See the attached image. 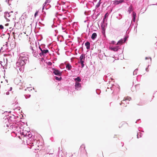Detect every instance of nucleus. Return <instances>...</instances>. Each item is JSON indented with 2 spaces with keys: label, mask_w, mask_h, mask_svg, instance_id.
I'll list each match as a JSON object with an SVG mask.
<instances>
[{
  "label": "nucleus",
  "mask_w": 157,
  "mask_h": 157,
  "mask_svg": "<svg viewBox=\"0 0 157 157\" xmlns=\"http://www.w3.org/2000/svg\"><path fill=\"white\" fill-rule=\"evenodd\" d=\"M23 53H22L21 54L16 63V68H19V69L21 71H24L25 65L27 63L29 62L28 58L24 56Z\"/></svg>",
  "instance_id": "nucleus-1"
},
{
  "label": "nucleus",
  "mask_w": 157,
  "mask_h": 157,
  "mask_svg": "<svg viewBox=\"0 0 157 157\" xmlns=\"http://www.w3.org/2000/svg\"><path fill=\"white\" fill-rule=\"evenodd\" d=\"M120 87L119 86L116 84L115 85L114 84H111V90H113L112 93L113 92L116 93H117L120 90Z\"/></svg>",
  "instance_id": "nucleus-2"
},
{
  "label": "nucleus",
  "mask_w": 157,
  "mask_h": 157,
  "mask_svg": "<svg viewBox=\"0 0 157 157\" xmlns=\"http://www.w3.org/2000/svg\"><path fill=\"white\" fill-rule=\"evenodd\" d=\"M107 25V23L106 24V25H104V23H103L101 22V31L102 33V35L105 37H106L105 36V29H106V27Z\"/></svg>",
  "instance_id": "nucleus-3"
},
{
  "label": "nucleus",
  "mask_w": 157,
  "mask_h": 157,
  "mask_svg": "<svg viewBox=\"0 0 157 157\" xmlns=\"http://www.w3.org/2000/svg\"><path fill=\"white\" fill-rule=\"evenodd\" d=\"M128 36L125 35L123 38H121L120 40L117 42V44L121 45L128 40Z\"/></svg>",
  "instance_id": "nucleus-4"
},
{
  "label": "nucleus",
  "mask_w": 157,
  "mask_h": 157,
  "mask_svg": "<svg viewBox=\"0 0 157 157\" xmlns=\"http://www.w3.org/2000/svg\"><path fill=\"white\" fill-rule=\"evenodd\" d=\"M3 119L5 120L7 119L8 122L10 123V124H11V123H13V121H15L14 120L16 119V118L13 115V117L11 116H9L8 117H7V116L5 117Z\"/></svg>",
  "instance_id": "nucleus-5"
},
{
  "label": "nucleus",
  "mask_w": 157,
  "mask_h": 157,
  "mask_svg": "<svg viewBox=\"0 0 157 157\" xmlns=\"http://www.w3.org/2000/svg\"><path fill=\"white\" fill-rule=\"evenodd\" d=\"M131 100V97H128L124 98V99L121 101V102L120 103V105H121L122 104H124V105H123V106L126 107L127 106L126 105H125V103H126V104H128L129 101Z\"/></svg>",
  "instance_id": "nucleus-6"
},
{
  "label": "nucleus",
  "mask_w": 157,
  "mask_h": 157,
  "mask_svg": "<svg viewBox=\"0 0 157 157\" xmlns=\"http://www.w3.org/2000/svg\"><path fill=\"white\" fill-rule=\"evenodd\" d=\"M51 72H53L55 75L59 76H61L62 75L61 72L55 68H52Z\"/></svg>",
  "instance_id": "nucleus-7"
},
{
  "label": "nucleus",
  "mask_w": 157,
  "mask_h": 157,
  "mask_svg": "<svg viewBox=\"0 0 157 157\" xmlns=\"http://www.w3.org/2000/svg\"><path fill=\"white\" fill-rule=\"evenodd\" d=\"M48 53H49V51L48 49H43L39 54L41 57L43 56L44 57L46 56V54Z\"/></svg>",
  "instance_id": "nucleus-8"
},
{
  "label": "nucleus",
  "mask_w": 157,
  "mask_h": 157,
  "mask_svg": "<svg viewBox=\"0 0 157 157\" xmlns=\"http://www.w3.org/2000/svg\"><path fill=\"white\" fill-rule=\"evenodd\" d=\"M74 86L75 89L77 90H80L81 89V85L79 82H75Z\"/></svg>",
  "instance_id": "nucleus-9"
},
{
  "label": "nucleus",
  "mask_w": 157,
  "mask_h": 157,
  "mask_svg": "<svg viewBox=\"0 0 157 157\" xmlns=\"http://www.w3.org/2000/svg\"><path fill=\"white\" fill-rule=\"evenodd\" d=\"M109 49L112 51L114 52H117L119 49H121L120 46H116L115 47H109Z\"/></svg>",
  "instance_id": "nucleus-10"
},
{
  "label": "nucleus",
  "mask_w": 157,
  "mask_h": 157,
  "mask_svg": "<svg viewBox=\"0 0 157 157\" xmlns=\"http://www.w3.org/2000/svg\"><path fill=\"white\" fill-rule=\"evenodd\" d=\"M10 16V12H5L4 13V17L6 19V20L7 21H10V20L7 18V17H9Z\"/></svg>",
  "instance_id": "nucleus-11"
},
{
  "label": "nucleus",
  "mask_w": 157,
  "mask_h": 157,
  "mask_svg": "<svg viewBox=\"0 0 157 157\" xmlns=\"http://www.w3.org/2000/svg\"><path fill=\"white\" fill-rule=\"evenodd\" d=\"M132 22L133 21V22H135L136 21V13L133 11L132 14Z\"/></svg>",
  "instance_id": "nucleus-12"
},
{
  "label": "nucleus",
  "mask_w": 157,
  "mask_h": 157,
  "mask_svg": "<svg viewBox=\"0 0 157 157\" xmlns=\"http://www.w3.org/2000/svg\"><path fill=\"white\" fill-rule=\"evenodd\" d=\"M124 2V0H116L113 1V4L115 5H117Z\"/></svg>",
  "instance_id": "nucleus-13"
},
{
  "label": "nucleus",
  "mask_w": 157,
  "mask_h": 157,
  "mask_svg": "<svg viewBox=\"0 0 157 157\" xmlns=\"http://www.w3.org/2000/svg\"><path fill=\"white\" fill-rule=\"evenodd\" d=\"M72 66L70 63H68L66 64V68L68 71H70L72 69Z\"/></svg>",
  "instance_id": "nucleus-14"
},
{
  "label": "nucleus",
  "mask_w": 157,
  "mask_h": 157,
  "mask_svg": "<svg viewBox=\"0 0 157 157\" xmlns=\"http://www.w3.org/2000/svg\"><path fill=\"white\" fill-rule=\"evenodd\" d=\"M85 46L87 50H89L90 48V42L88 41H87L85 44Z\"/></svg>",
  "instance_id": "nucleus-15"
},
{
  "label": "nucleus",
  "mask_w": 157,
  "mask_h": 157,
  "mask_svg": "<svg viewBox=\"0 0 157 157\" xmlns=\"http://www.w3.org/2000/svg\"><path fill=\"white\" fill-rule=\"evenodd\" d=\"M73 79L75 81V82H81V79L79 76H78L75 78H73Z\"/></svg>",
  "instance_id": "nucleus-16"
},
{
  "label": "nucleus",
  "mask_w": 157,
  "mask_h": 157,
  "mask_svg": "<svg viewBox=\"0 0 157 157\" xmlns=\"http://www.w3.org/2000/svg\"><path fill=\"white\" fill-rule=\"evenodd\" d=\"M133 10V7L132 5L130 6L128 9V11L129 14H130Z\"/></svg>",
  "instance_id": "nucleus-17"
},
{
  "label": "nucleus",
  "mask_w": 157,
  "mask_h": 157,
  "mask_svg": "<svg viewBox=\"0 0 157 157\" xmlns=\"http://www.w3.org/2000/svg\"><path fill=\"white\" fill-rule=\"evenodd\" d=\"M97 34L96 33H93L91 36V38L92 40H94L96 38Z\"/></svg>",
  "instance_id": "nucleus-18"
},
{
  "label": "nucleus",
  "mask_w": 157,
  "mask_h": 157,
  "mask_svg": "<svg viewBox=\"0 0 157 157\" xmlns=\"http://www.w3.org/2000/svg\"><path fill=\"white\" fill-rule=\"evenodd\" d=\"M85 54H82L79 57L80 60H84L85 59Z\"/></svg>",
  "instance_id": "nucleus-19"
},
{
  "label": "nucleus",
  "mask_w": 157,
  "mask_h": 157,
  "mask_svg": "<svg viewBox=\"0 0 157 157\" xmlns=\"http://www.w3.org/2000/svg\"><path fill=\"white\" fill-rule=\"evenodd\" d=\"M108 15H109V14L108 13H106L105 14L104 17L102 21L101 22L103 23H105V20L106 18L108 17Z\"/></svg>",
  "instance_id": "nucleus-20"
},
{
  "label": "nucleus",
  "mask_w": 157,
  "mask_h": 157,
  "mask_svg": "<svg viewBox=\"0 0 157 157\" xmlns=\"http://www.w3.org/2000/svg\"><path fill=\"white\" fill-rule=\"evenodd\" d=\"M84 60H80L78 62V63L81 64L82 68H83L84 66Z\"/></svg>",
  "instance_id": "nucleus-21"
},
{
  "label": "nucleus",
  "mask_w": 157,
  "mask_h": 157,
  "mask_svg": "<svg viewBox=\"0 0 157 157\" xmlns=\"http://www.w3.org/2000/svg\"><path fill=\"white\" fill-rule=\"evenodd\" d=\"M85 145L82 144L81 146L80 149L81 151H83L85 150Z\"/></svg>",
  "instance_id": "nucleus-22"
},
{
  "label": "nucleus",
  "mask_w": 157,
  "mask_h": 157,
  "mask_svg": "<svg viewBox=\"0 0 157 157\" xmlns=\"http://www.w3.org/2000/svg\"><path fill=\"white\" fill-rule=\"evenodd\" d=\"M60 77H58L57 76H55L54 77L55 79L57 81H60L62 79V78L61 76H60Z\"/></svg>",
  "instance_id": "nucleus-23"
},
{
  "label": "nucleus",
  "mask_w": 157,
  "mask_h": 157,
  "mask_svg": "<svg viewBox=\"0 0 157 157\" xmlns=\"http://www.w3.org/2000/svg\"><path fill=\"white\" fill-rule=\"evenodd\" d=\"M28 138L31 139V140H32L31 138H33V135L31 132H29L27 134V136Z\"/></svg>",
  "instance_id": "nucleus-24"
},
{
  "label": "nucleus",
  "mask_w": 157,
  "mask_h": 157,
  "mask_svg": "<svg viewBox=\"0 0 157 157\" xmlns=\"http://www.w3.org/2000/svg\"><path fill=\"white\" fill-rule=\"evenodd\" d=\"M100 1H101V0H100L99 2L96 5V6H95L96 9L98 8L100 6V4H101V2Z\"/></svg>",
  "instance_id": "nucleus-25"
},
{
  "label": "nucleus",
  "mask_w": 157,
  "mask_h": 157,
  "mask_svg": "<svg viewBox=\"0 0 157 157\" xmlns=\"http://www.w3.org/2000/svg\"><path fill=\"white\" fill-rule=\"evenodd\" d=\"M98 12H96V15H95V18H94V20H96L100 14V12H98Z\"/></svg>",
  "instance_id": "nucleus-26"
},
{
  "label": "nucleus",
  "mask_w": 157,
  "mask_h": 157,
  "mask_svg": "<svg viewBox=\"0 0 157 157\" xmlns=\"http://www.w3.org/2000/svg\"><path fill=\"white\" fill-rule=\"evenodd\" d=\"M116 17L118 19L120 20L122 18V15L121 13H119L118 14V16H117Z\"/></svg>",
  "instance_id": "nucleus-27"
},
{
  "label": "nucleus",
  "mask_w": 157,
  "mask_h": 157,
  "mask_svg": "<svg viewBox=\"0 0 157 157\" xmlns=\"http://www.w3.org/2000/svg\"><path fill=\"white\" fill-rule=\"evenodd\" d=\"M17 25H18V22L16 23V22H15L14 26L17 29H19L20 27H19L18 26H17Z\"/></svg>",
  "instance_id": "nucleus-28"
},
{
  "label": "nucleus",
  "mask_w": 157,
  "mask_h": 157,
  "mask_svg": "<svg viewBox=\"0 0 157 157\" xmlns=\"http://www.w3.org/2000/svg\"><path fill=\"white\" fill-rule=\"evenodd\" d=\"M96 93L98 95L100 94L101 93V90L99 89H97L96 90Z\"/></svg>",
  "instance_id": "nucleus-29"
},
{
  "label": "nucleus",
  "mask_w": 157,
  "mask_h": 157,
  "mask_svg": "<svg viewBox=\"0 0 157 157\" xmlns=\"http://www.w3.org/2000/svg\"><path fill=\"white\" fill-rule=\"evenodd\" d=\"M47 3H46L45 2L43 4V8H42V12H44L43 11V10L44 9L45 6L47 4ZM44 13L45 14V12H44Z\"/></svg>",
  "instance_id": "nucleus-30"
},
{
  "label": "nucleus",
  "mask_w": 157,
  "mask_h": 157,
  "mask_svg": "<svg viewBox=\"0 0 157 157\" xmlns=\"http://www.w3.org/2000/svg\"><path fill=\"white\" fill-rule=\"evenodd\" d=\"M138 70V68L136 69L133 72V75H136L137 74V71Z\"/></svg>",
  "instance_id": "nucleus-31"
},
{
  "label": "nucleus",
  "mask_w": 157,
  "mask_h": 157,
  "mask_svg": "<svg viewBox=\"0 0 157 157\" xmlns=\"http://www.w3.org/2000/svg\"><path fill=\"white\" fill-rule=\"evenodd\" d=\"M103 55H101V54H98V57L100 59H101L103 58Z\"/></svg>",
  "instance_id": "nucleus-32"
},
{
  "label": "nucleus",
  "mask_w": 157,
  "mask_h": 157,
  "mask_svg": "<svg viewBox=\"0 0 157 157\" xmlns=\"http://www.w3.org/2000/svg\"><path fill=\"white\" fill-rule=\"evenodd\" d=\"M33 56L35 57H36L38 55L37 53L36 52L34 51V52H33Z\"/></svg>",
  "instance_id": "nucleus-33"
},
{
  "label": "nucleus",
  "mask_w": 157,
  "mask_h": 157,
  "mask_svg": "<svg viewBox=\"0 0 157 157\" xmlns=\"http://www.w3.org/2000/svg\"><path fill=\"white\" fill-rule=\"evenodd\" d=\"M25 98L26 99L28 98H29L31 96V95L28 94L27 95H25Z\"/></svg>",
  "instance_id": "nucleus-34"
},
{
  "label": "nucleus",
  "mask_w": 157,
  "mask_h": 157,
  "mask_svg": "<svg viewBox=\"0 0 157 157\" xmlns=\"http://www.w3.org/2000/svg\"><path fill=\"white\" fill-rule=\"evenodd\" d=\"M96 13H95V12H94V13L93 14H92V15H91V17H92V19H94V20H94V18H94V15H96Z\"/></svg>",
  "instance_id": "nucleus-35"
},
{
  "label": "nucleus",
  "mask_w": 157,
  "mask_h": 157,
  "mask_svg": "<svg viewBox=\"0 0 157 157\" xmlns=\"http://www.w3.org/2000/svg\"><path fill=\"white\" fill-rule=\"evenodd\" d=\"M40 46L42 47V48H45V45L44 44H42Z\"/></svg>",
  "instance_id": "nucleus-36"
},
{
  "label": "nucleus",
  "mask_w": 157,
  "mask_h": 157,
  "mask_svg": "<svg viewBox=\"0 0 157 157\" xmlns=\"http://www.w3.org/2000/svg\"><path fill=\"white\" fill-rule=\"evenodd\" d=\"M48 64L49 66H51L52 65V63L51 62L49 61L48 62Z\"/></svg>",
  "instance_id": "nucleus-37"
},
{
  "label": "nucleus",
  "mask_w": 157,
  "mask_h": 157,
  "mask_svg": "<svg viewBox=\"0 0 157 157\" xmlns=\"http://www.w3.org/2000/svg\"><path fill=\"white\" fill-rule=\"evenodd\" d=\"M129 21H128L127 20L125 22V25H126V24H128V26L129 25Z\"/></svg>",
  "instance_id": "nucleus-38"
},
{
  "label": "nucleus",
  "mask_w": 157,
  "mask_h": 157,
  "mask_svg": "<svg viewBox=\"0 0 157 157\" xmlns=\"http://www.w3.org/2000/svg\"><path fill=\"white\" fill-rule=\"evenodd\" d=\"M111 84L110 85H109L108 86L107 88V89H109H109H110V90H111Z\"/></svg>",
  "instance_id": "nucleus-39"
},
{
  "label": "nucleus",
  "mask_w": 157,
  "mask_h": 157,
  "mask_svg": "<svg viewBox=\"0 0 157 157\" xmlns=\"http://www.w3.org/2000/svg\"><path fill=\"white\" fill-rule=\"evenodd\" d=\"M4 29V26H3V25H0V29Z\"/></svg>",
  "instance_id": "nucleus-40"
},
{
  "label": "nucleus",
  "mask_w": 157,
  "mask_h": 157,
  "mask_svg": "<svg viewBox=\"0 0 157 157\" xmlns=\"http://www.w3.org/2000/svg\"><path fill=\"white\" fill-rule=\"evenodd\" d=\"M25 132H21L20 134L21 136H25Z\"/></svg>",
  "instance_id": "nucleus-41"
},
{
  "label": "nucleus",
  "mask_w": 157,
  "mask_h": 157,
  "mask_svg": "<svg viewBox=\"0 0 157 157\" xmlns=\"http://www.w3.org/2000/svg\"><path fill=\"white\" fill-rule=\"evenodd\" d=\"M38 44L39 45V42H38ZM39 49L40 50V51H42L43 50V49H42L41 48V47H40V46H39Z\"/></svg>",
  "instance_id": "nucleus-42"
},
{
  "label": "nucleus",
  "mask_w": 157,
  "mask_h": 157,
  "mask_svg": "<svg viewBox=\"0 0 157 157\" xmlns=\"http://www.w3.org/2000/svg\"><path fill=\"white\" fill-rule=\"evenodd\" d=\"M38 11H36L35 13V14H34V16L35 17H36L38 15Z\"/></svg>",
  "instance_id": "nucleus-43"
},
{
  "label": "nucleus",
  "mask_w": 157,
  "mask_h": 157,
  "mask_svg": "<svg viewBox=\"0 0 157 157\" xmlns=\"http://www.w3.org/2000/svg\"><path fill=\"white\" fill-rule=\"evenodd\" d=\"M30 48L32 50L33 52L35 51V50L33 49V47L31 46H30Z\"/></svg>",
  "instance_id": "nucleus-44"
},
{
  "label": "nucleus",
  "mask_w": 157,
  "mask_h": 157,
  "mask_svg": "<svg viewBox=\"0 0 157 157\" xmlns=\"http://www.w3.org/2000/svg\"><path fill=\"white\" fill-rule=\"evenodd\" d=\"M111 44H114L116 43V42L114 40H112L111 42Z\"/></svg>",
  "instance_id": "nucleus-45"
},
{
  "label": "nucleus",
  "mask_w": 157,
  "mask_h": 157,
  "mask_svg": "<svg viewBox=\"0 0 157 157\" xmlns=\"http://www.w3.org/2000/svg\"><path fill=\"white\" fill-rule=\"evenodd\" d=\"M57 7V9H58V10H61V7H59V6H56V8Z\"/></svg>",
  "instance_id": "nucleus-46"
},
{
  "label": "nucleus",
  "mask_w": 157,
  "mask_h": 157,
  "mask_svg": "<svg viewBox=\"0 0 157 157\" xmlns=\"http://www.w3.org/2000/svg\"><path fill=\"white\" fill-rule=\"evenodd\" d=\"M40 36V37H41L40 38V39H39V40H39V41H41V40L43 39V37H42V35H41V36Z\"/></svg>",
  "instance_id": "nucleus-47"
},
{
  "label": "nucleus",
  "mask_w": 157,
  "mask_h": 157,
  "mask_svg": "<svg viewBox=\"0 0 157 157\" xmlns=\"http://www.w3.org/2000/svg\"><path fill=\"white\" fill-rule=\"evenodd\" d=\"M44 61V57H42L41 59V62H43Z\"/></svg>",
  "instance_id": "nucleus-48"
},
{
  "label": "nucleus",
  "mask_w": 157,
  "mask_h": 157,
  "mask_svg": "<svg viewBox=\"0 0 157 157\" xmlns=\"http://www.w3.org/2000/svg\"><path fill=\"white\" fill-rule=\"evenodd\" d=\"M80 49H81L82 50V52H83V47H82V46L80 48Z\"/></svg>",
  "instance_id": "nucleus-49"
},
{
  "label": "nucleus",
  "mask_w": 157,
  "mask_h": 157,
  "mask_svg": "<svg viewBox=\"0 0 157 157\" xmlns=\"http://www.w3.org/2000/svg\"><path fill=\"white\" fill-rule=\"evenodd\" d=\"M11 112V111H10L9 112H8L7 111H5V112H4V113L5 114H7V113H10Z\"/></svg>",
  "instance_id": "nucleus-50"
},
{
  "label": "nucleus",
  "mask_w": 157,
  "mask_h": 157,
  "mask_svg": "<svg viewBox=\"0 0 157 157\" xmlns=\"http://www.w3.org/2000/svg\"><path fill=\"white\" fill-rule=\"evenodd\" d=\"M29 133V132H26V134H25V136H24V137H27V134Z\"/></svg>",
  "instance_id": "nucleus-51"
},
{
  "label": "nucleus",
  "mask_w": 157,
  "mask_h": 157,
  "mask_svg": "<svg viewBox=\"0 0 157 157\" xmlns=\"http://www.w3.org/2000/svg\"><path fill=\"white\" fill-rule=\"evenodd\" d=\"M10 93L9 91H7L6 93V94L7 95H8Z\"/></svg>",
  "instance_id": "nucleus-52"
},
{
  "label": "nucleus",
  "mask_w": 157,
  "mask_h": 157,
  "mask_svg": "<svg viewBox=\"0 0 157 157\" xmlns=\"http://www.w3.org/2000/svg\"><path fill=\"white\" fill-rule=\"evenodd\" d=\"M97 53H94L93 54V55H94V56H97Z\"/></svg>",
  "instance_id": "nucleus-53"
},
{
  "label": "nucleus",
  "mask_w": 157,
  "mask_h": 157,
  "mask_svg": "<svg viewBox=\"0 0 157 157\" xmlns=\"http://www.w3.org/2000/svg\"><path fill=\"white\" fill-rule=\"evenodd\" d=\"M137 25H138V24H137V23L136 24V26L135 25V26L134 29H135L137 27Z\"/></svg>",
  "instance_id": "nucleus-54"
},
{
  "label": "nucleus",
  "mask_w": 157,
  "mask_h": 157,
  "mask_svg": "<svg viewBox=\"0 0 157 157\" xmlns=\"http://www.w3.org/2000/svg\"><path fill=\"white\" fill-rule=\"evenodd\" d=\"M98 54H100V53H101V50H98Z\"/></svg>",
  "instance_id": "nucleus-55"
},
{
  "label": "nucleus",
  "mask_w": 157,
  "mask_h": 157,
  "mask_svg": "<svg viewBox=\"0 0 157 157\" xmlns=\"http://www.w3.org/2000/svg\"><path fill=\"white\" fill-rule=\"evenodd\" d=\"M146 71L147 72L148 71H149L148 70V67H146Z\"/></svg>",
  "instance_id": "nucleus-56"
},
{
  "label": "nucleus",
  "mask_w": 157,
  "mask_h": 157,
  "mask_svg": "<svg viewBox=\"0 0 157 157\" xmlns=\"http://www.w3.org/2000/svg\"><path fill=\"white\" fill-rule=\"evenodd\" d=\"M57 26H55V25H52V28H54V27H56Z\"/></svg>",
  "instance_id": "nucleus-57"
},
{
  "label": "nucleus",
  "mask_w": 157,
  "mask_h": 157,
  "mask_svg": "<svg viewBox=\"0 0 157 157\" xmlns=\"http://www.w3.org/2000/svg\"><path fill=\"white\" fill-rule=\"evenodd\" d=\"M139 133H137V138H139Z\"/></svg>",
  "instance_id": "nucleus-58"
},
{
  "label": "nucleus",
  "mask_w": 157,
  "mask_h": 157,
  "mask_svg": "<svg viewBox=\"0 0 157 157\" xmlns=\"http://www.w3.org/2000/svg\"><path fill=\"white\" fill-rule=\"evenodd\" d=\"M140 121V119H139L137 120L136 121V123H137L139 121Z\"/></svg>",
  "instance_id": "nucleus-59"
},
{
  "label": "nucleus",
  "mask_w": 157,
  "mask_h": 157,
  "mask_svg": "<svg viewBox=\"0 0 157 157\" xmlns=\"http://www.w3.org/2000/svg\"><path fill=\"white\" fill-rule=\"evenodd\" d=\"M46 1L48 3H49L50 2V0H46Z\"/></svg>",
  "instance_id": "nucleus-60"
},
{
  "label": "nucleus",
  "mask_w": 157,
  "mask_h": 157,
  "mask_svg": "<svg viewBox=\"0 0 157 157\" xmlns=\"http://www.w3.org/2000/svg\"><path fill=\"white\" fill-rule=\"evenodd\" d=\"M12 89V87H10V91H11Z\"/></svg>",
  "instance_id": "nucleus-61"
},
{
  "label": "nucleus",
  "mask_w": 157,
  "mask_h": 157,
  "mask_svg": "<svg viewBox=\"0 0 157 157\" xmlns=\"http://www.w3.org/2000/svg\"><path fill=\"white\" fill-rule=\"evenodd\" d=\"M93 12H95V13H96V10L95 9V10H93Z\"/></svg>",
  "instance_id": "nucleus-62"
},
{
  "label": "nucleus",
  "mask_w": 157,
  "mask_h": 157,
  "mask_svg": "<svg viewBox=\"0 0 157 157\" xmlns=\"http://www.w3.org/2000/svg\"><path fill=\"white\" fill-rule=\"evenodd\" d=\"M55 32H56V33H58V31L57 30H55Z\"/></svg>",
  "instance_id": "nucleus-63"
},
{
  "label": "nucleus",
  "mask_w": 157,
  "mask_h": 157,
  "mask_svg": "<svg viewBox=\"0 0 157 157\" xmlns=\"http://www.w3.org/2000/svg\"><path fill=\"white\" fill-rule=\"evenodd\" d=\"M42 25V26H44V25L43 24H42V23H40Z\"/></svg>",
  "instance_id": "nucleus-64"
}]
</instances>
